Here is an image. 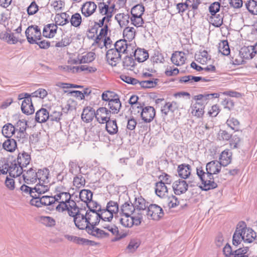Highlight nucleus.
<instances>
[{"label":"nucleus","mask_w":257,"mask_h":257,"mask_svg":"<svg viewBox=\"0 0 257 257\" xmlns=\"http://www.w3.org/2000/svg\"><path fill=\"white\" fill-rule=\"evenodd\" d=\"M1 174L9 173L10 176L15 178L19 177L23 172V168L19 166L16 161L9 162L5 158L0 160Z\"/></svg>","instance_id":"1"},{"label":"nucleus","mask_w":257,"mask_h":257,"mask_svg":"<svg viewBox=\"0 0 257 257\" xmlns=\"http://www.w3.org/2000/svg\"><path fill=\"white\" fill-rule=\"evenodd\" d=\"M100 221V216L98 209H92L91 210H87L83 212V217L80 224L79 229H85L89 226H97Z\"/></svg>","instance_id":"2"},{"label":"nucleus","mask_w":257,"mask_h":257,"mask_svg":"<svg viewBox=\"0 0 257 257\" xmlns=\"http://www.w3.org/2000/svg\"><path fill=\"white\" fill-rule=\"evenodd\" d=\"M197 175L202 182V186L200 187L202 190L208 191L217 187V184L214 182L213 175L209 176L208 172H205L202 167L197 168Z\"/></svg>","instance_id":"3"},{"label":"nucleus","mask_w":257,"mask_h":257,"mask_svg":"<svg viewBox=\"0 0 257 257\" xmlns=\"http://www.w3.org/2000/svg\"><path fill=\"white\" fill-rule=\"evenodd\" d=\"M25 35L28 42L31 44L37 43V41L42 39L41 29L37 25H31L25 31Z\"/></svg>","instance_id":"4"},{"label":"nucleus","mask_w":257,"mask_h":257,"mask_svg":"<svg viewBox=\"0 0 257 257\" xmlns=\"http://www.w3.org/2000/svg\"><path fill=\"white\" fill-rule=\"evenodd\" d=\"M164 215L163 209L156 204H150L147 210V215L149 219L159 220Z\"/></svg>","instance_id":"5"},{"label":"nucleus","mask_w":257,"mask_h":257,"mask_svg":"<svg viewBox=\"0 0 257 257\" xmlns=\"http://www.w3.org/2000/svg\"><path fill=\"white\" fill-rule=\"evenodd\" d=\"M238 224L239 226L241 225V227L243 228V229H241L243 241L246 243L253 242L256 238V233L251 228L247 227L244 222H239Z\"/></svg>","instance_id":"6"},{"label":"nucleus","mask_w":257,"mask_h":257,"mask_svg":"<svg viewBox=\"0 0 257 257\" xmlns=\"http://www.w3.org/2000/svg\"><path fill=\"white\" fill-rule=\"evenodd\" d=\"M121 54L115 50L114 48H110L106 54V58L108 63L111 66H116L121 60Z\"/></svg>","instance_id":"7"},{"label":"nucleus","mask_w":257,"mask_h":257,"mask_svg":"<svg viewBox=\"0 0 257 257\" xmlns=\"http://www.w3.org/2000/svg\"><path fill=\"white\" fill-rule=\"evenodd\" d=\"M22 177L25 183L28 184L36 183L38 179L36 169L33 168H30L28 170L24 169Z\"/></svg>","instance_id":"8"},{"label":"nucleus","mask_w":257,"mask_h":257,"mask_svg":"<svg viewBox=\"0 0 257 257\" xmlns=\"http://www.w3.org/2000/svg\"><path fill=\"white\" fill-rule=\"evenodd\" d=\"M156 115V111L153 106H144L142 110L141 117L142 120L146 123L151 122L154 118Z\"/></svg>","instance_id":"9"},{"label":"nucleus","mask_w":257,"mask_h":257,"mask_svg":"<svg viewBox=\"0 0 257 257\" xmlns=\"http://www.w3.org/2000/svg\"><path fill=\"white\" fill-rule=\"evenodd\" d=\"M111 111L105 107H100L96 111L95 118L100 123H104L110 120Z\"/></svg>","instance_id":"10"},{"label":"nucleus","mask_w":257,"mask_h":257,"mask_svg":"<svg viewBox=\"0 0 257 257\" xmlns=\"http://www.w3.org/2000/svg\"><path fill=\"white\" fill-rule=\"evenodd\" d=\"M172 188L174 193L177 195H180L187 191L188 184L185 180L179 179L173 183Z\"/></svg>","instance_id":"11"},{"label":"nucleus","mask_w":257,"mask_h":257,"mask_svg":"<svg viewBox=\"0 0 257 257\" xmlns=\"http://www.w3.org/2000/svg\"><path fill=\"white\" fill-rule=\"evenodd\" d=\"M64 69L67 71H71L73 73L84 71L85 73H93L97 70L95 67L89 66L87 65L79 66H67L64 67Z\"/></svg>","instance_id":"12"},{"label":"nucleus","mask_w":257,"mask_h":257,"mask_svg":"<svg viewBox=\"0 0 257 257\" xmlns=\"http://www.w3.org/2000/svg\"><path fill=\"white\" fill-rule=\"evenodd\" d=\"M66 210L68 211V213L69 216L73 217L75 225L79 229L80 226H82V224H80V223L81 221H82L83 219V212H84L85 210L81 209V210H78V211H74L72 209H70L68 206V209Z\"/></svg>","instance_id":"13"},{"label":"nucleus","mask_w":257,"mask_h":257,"mask_svg":"<svg viewBox=\"0 0 257 257\" xmlns=\"http://www.w3.org/2000/svg\"><path fill=\"white\" fill-rule=\"evenodd\" d=\"M222 165L216 160L212 161L206 164V171L208 172L209 176L217 174L221 170Z\"/></svg>","instance_id":"14"},{"label":"nucleus","mask_w":257,"mask_h":257,"mask_svg":"<svg viewBox=\"0 0 257 257\" xmlns=\"http://www.w3.org/2000/svg\"><path fill=\"white\" fill-rule=\"evenodd\" d=\"M96 8L97 5L94 2H87L81 8L82 14L86 17H89L94 13Z\"/></svg>","instance_id":"15"},{"label":"nucleus","mask_w":257,"mask_h":257,"mask_svg":"<svg viewBox=\"0 0 257 257\" xmlns=\"http://www.w3.org/2000/svg\"><path fill=\"white\" fill-rule=\"evenodd\" d=\"M95 114L96 112L92 107L87 106L83 110L81 118L84 122L88 123L93 120Z\"/></svg>","instance_id":"16"},{"label":"nucleus","mask_w":257,"mask_h":257,"mask_svg":"<svg viewBox=\"0 0 257 257\" xmlns=\"http://www.w3.org/2000/svg\"><path fill=\"white\" fill-rule=\"evenodd\" d=\"M31 160L30 155L23 151L22 153H20L17 158V162H16L19 166H21L22 168L25 169L27 166L30 164Z\"/></svg>","instance_id":"17"},{"label":"nucleus","mask_w":257,"mask_h":257,"mask_svg":"<svg viewBox=\"0 0 257 257\" xmlns=\"http://www.w3.org/2000/svg\"><path fill=\"white\" fill-rule=\"evenodd\" d=\"M243 228L241 227V225H239V224H237L236 229L233 233L232 236V244L234 247H237L243 241L242 231L241 229H243Z\"/></svg>","instance_id":"18"},{"label":"nucleus","mask_w":257,"mask_h":257,"mask_svg":"<svg viewBox=\"0 0 257 257\" xmlns=\"http://www.w3.org/2000/svg\"><path fill=\"white\" fill-rule=\"evenodd\" d=\"M57 26L54 24H49L46 25L43 31V35L46 38H51L54 37L57 33Z\"/></svg>","instance_id":"19"},{"label":"nucleus","mask_w":257,"mask_h":257,"mask_svg":"<svg viewBox=\"0 0 257 257\" xmlns=\"http://www.w3.org/2000/svg\"><path fill=\"white\" fill-rule=\"evenodd\" d=\"M21 109L22 112L27 115H30L34 112L35 109L31 98L29 99L27 98V99L23 100L21 105Z\"/></svg>","instance_id":"20"},{"label":"nucleus","mask_w":257,"mask_h":257,"mask_svg":"<svg viewBox=\"0 0 257 257\" xmlns=\"http://www.w3.org/2000/svg\"><path fill=\"white\" fill-rule=\"evenodd\" d=\"M232 155V152L229 150L226 149L224 150L220 155V161L219 162L223 167L227 166L231 162Z\"/></svg>","instance_id":"21"},{"label":"nucleus","mask_w":257,"mask_h":257,"mask_svg":"<svg viewBox=\"0 0 257 257\" xmlns=\"http://www.w3.org/2000/svg\"><path fill=\"white\" fill-rule=\"evenodd\" d=\"M85 230L88 234L97 238H102L103 237L108 236L109 235L108 233L97 228L96 226H89V227L85 229Z\"/></svg>","instance_id":"22"},{"label":"nucleus","mask_w":257,"mask_h":257,"mask_svg":"<svg viewBox=\"0 0 257 257\" xmlns=\"http://www.w3.org/2000/svg\"><path fill=\"white\" fill-rule=\"evenodd\" d=\"M49 113L48 111L44 108L38 110L35 115V120L39 123H44L49 120Z\"/></svg>","instance_id":"23"},{"label":"nucleus","mask_w":257,"mask_h":257,"mask_svg":"<svg viewBox=\"0 0 257 257\" xmlns=\"http://www.w3.org/2000/svg\"><path fill=\"white\" fill-rule=\"evenodd\" d=\"M135 209L138 211H144L148 209L149 206V203L142 196L138 198L136 197L135 201L133 203Z\"/></svg>","instance_id":"24"},{"label":"nucleus","mask_w":257,"mask_h":257,"mask_svg":"<svg viewBox=\"0 0 257 257\" xmlns=\"http://www.w3.org/2000/svg\"><path fill=\"white\" fill-rule=\"evenodd\" d=\"M185 53L182 52H176L171 57V61L173 64L177 66H180L185 63L186 58Z\"/></svg>","instance_id":"25"},{"label":"nucleus","mask_w":257,"mask_h":257,"mask_svg":"<svg viewBox=\"0 0 257 257\" xmlns=\"http://www.w3.org/2000/svg\"><path fill=\"white\" fill-rule=\"evenodd\" d=\"M98 211L100 216V223H102L105 221L110 222L113 217V215L109 212L106 208L101 209V207L98 208Z\"/></svg>","instance_id":"26"},{"label":"nucleus","mask_w":257,"mask_h":257,"mask_svg":"<svg viewBox=\"0 0 257 257\" xmlns=\"http://www.w3.org/2000/svg\"><path fill=\"white\" fill-rule=\"evenodd\" d=\"M133 54L135 59L139 62H143L149 58V54L145 49L138 48L136 49Z\"/></svg>","instance_id":"27"},{"label":"nucleus","mask_w":257,"mask_h":257,"mask_svg":"<svg viewBox=\"0 0 257 257\" xmlns=\"http://www.w3.org/2000/svg\"><path fill=\"white\" fill-rule=\"evenodd\" d=\"M178 172L179 176L183 179L188 178L191 174V167L188 164H181L178 166Z\"/></svg>","instance_id":"28"},{"label":"nucleus","mask_w":257,"mask_h":257,"mask_svg":"<svg viewBox=\"0 0 257 257\" xmlns=\"http://www.w3.org/2000/svg\"><path fill=\"white\" fill-rule=\"evenodd\" d=\"M37 173L38 176L37 180L40 183L43 182V184L49 183V170L48 169L45 168L43 169H39Z\"/></svg>","instance_id":"29"},{"label":"nucleus","mask_w":257,"mask_h":257,"mask_svg":"<svg viewBox=\"0 0 257 257\" xmlns=\"http://www.w3.org/2000/svg\"><path fill=\"white\" fill-rule=\"evenodd\" d=\"M239 54L241 56L245 59L253 58L255 55L253 46L242 48L239 52Z\"/></svg>","instance_id":"30"},{"label":"nucleus","mask_w":257,"mask_h":257,"mask_svg":"<svg viewBox=\"0 0 257 257\" xmlns=\"http://www.w3.org/2000/svg\"><path fill=\"white\" fill-rule=\"evenodd\" d=\"M130 18L128 14L124 13L117 14L115 16V19L121 28H123L128 24Z\"/></svg>","instance_id":"31"},{"label":"nucleus","mask_w":257,"mask_h":257,"mask_svg":"<svg viewBox=\"0 0 257 257\" xmlns=\"http://www.w3.org/2000/svg\"><path fill=\"white\" fill-rule=\"evenodd\" d=\"M17 147L16 140L13 139L8 138L2 144V148L10 152H13Z\"/></svg>","instance_id":"32"},{"label":"nucleus","mask_w":257,"mask_h":257,"mask_svg":"<svg viewBox=\"0 0 257 257\" xmlns=\"http://www.w3.org/2000/svg\"><path fill=\"white\" fill-rule=\"evenodd\" d=\"M108 105L109 109L111 110V112L112 113H117L121 106V104L118 96H115V99H113L110 101L108 102Z\"/></svg>","instance_id":"33"},{"label":"nucleus","mask_w":257,"mask_h":257,"mask_svg":"<svg viewBox=\"0 0 257 257\" xmlns=\"http://www.w3.org/2000/svg\"><path fill=\"white\" fill-rule=\"evenodd\" d=\"M16 131L14 125L8 123L4 125L2 129V134L6 138H10L15 134Z\"/></svg>","instance_id":"34"},{"label":"nucleus","mask_w":257,"mask_h":257,"mask_svg":"<svg viewBox=\"0 0 257 257\" xmlns=\"http://www.w3.org/2000/svg\"><path fill=\"white\" fill-rule=\"evenodd\" d=\"M155 192L157 196L163 197L168 192V188L163 182H158L156 183Z\"/></svg>","instance_id":"35"},{"label":"nucleus","mask_w":257,"mask_h":257,"mask_svg":"<svg viewBox=\"0 0 257 257\" xmlns=\"http://www.w3.org/2000/svg\"><path fill=\"white\" fill-rule=\"evenodd\" d=\"M134 204L125 202L120 207V211L122 215H131L135 210Z\"/></svg>","instance_id":"36"},{"label":"nucleus","mask_w":257,"mask_h":257,"mask_svg":"<svg viewBox=\"0 0 257 257\" xmlns=\"http://www.w3.org/2000/svg\"><path fill=\"white\" fill-rule=\"evenodd\" d=\"M41 199L42 202V206H48V209L50 210H54V202L55 199L52 198V196L44 195L41 196Z\"/></svg>","instance_id":"37"},{"label":"nucleus","mask_w":257,"mask_h":257,"mask_svg":"<svg viewBox=\"0 0 257 257\" xmlns=\"http://www.w3.org/2000/svg\"><path fill=\"white\" fill-rule=\"evenodd\" d=\"M49 186L48 184H43V182H39L35 187L33 188L34 190V194L39 195L40 196L49 191Z\"/></svg>","instance_id":"38"},{"label":"nucleus","mask_w":257,"mask_h":257,"mask_svg":"<svg viewBox=\"0 0 257 257\" xmlns=\"http://www.w3.org/2000/svg\"><path fill=\"white\" fill-rule=\"evenodd\" d=\"M106 123L105 128L110 135L116 134L118 132V127L115 120H109Z\"/></svg>","instance_id":"39"},{"label":"nucleus","mask_w":257,"mask_h":257,"mask_svg":"<svg viewBox=\"0 0 257 257\" xmlns=\"http://www.w3.org/2000/svg\"><path fill=\"white\" fill-rule=\"evenodd\" d=\"M16 142L21 144L27 143L28 141V134L26 131H16Z\"/></svg>","instance_id":"40"},{"label":"nucleus","mask_w":257,"mask_h":257,"mask_svg":"<svg viewBox=\"0 0 257 257\" xmlns=\"http://www.w3.org/2000/svg\"><path fill=\"white\" fill-rule=\"evenodd\" d=\"M69 16L66 13H62L60 14H57L55 18V21L56 24L59 25L64 26L69 23Z\"/></svg>","instance_id":"41"},{"label":"nucleus","mask_w":257,"mask_h":257,"mask_svg":"<svg viewBox=\"0 0 257 257\" xmlns=\"http://www.w3.org/2000/svg\"><path fill=\"white\" fill-rule=\"evenodd\" d=\"M159 81V79L150 78L149 80L141 81L140 85L144 88H154L157 85Z\"/></svg>","instance_id":"42"},{"label":"nucleus","mask_w":257,"mask_h":257,"mask_svg":"<svg viewBox=\"0 0 257 257\" xmlns=\"http://www.w3.org/2000/svg\"><path fill=\"white\" fill-rule=\"evenodd\" d=\"M177 108V103L175 102H167L162 107L161 111L166 116L169 111L174 112Z\"/></svg>","instance_id":"43"},{"label":"nucleus","mask_w":257,"mask_h":257,"mask_svg":"<svg viewBox=\"0 0 257 257\" xmlns=\"http://www.w3.org/2000/svg\"><path fill=\"white\" fill-rule=\"evenodd\" d=\"M123 67L127 70H132L135 66V62L132 56H126L122 61Z\"/></svg>","instance_id":"44"},{"label":"nucleus","mask_w":257,"mask_h":257,"mask_svg":"<svg viewBox=\"0 0 257 257\" xmlns=\"http://www.w3.org/2000/svg\"><path fill=\"white\" fill-rule=\"evenodd\" d=\"M92 196L93 193L89 190L83 189L79 193V198L80 200L86 203L91 201L92 198Z\"/></svg>","instance_id":"45"},{"label":"nucleus","mask_w":257,"mask_h":257,"mask_svg":"<svg viewBox=\"0 0 257 257\" xmlns=\"http://www.w3.org/2000/svg\"><path fill=\"white\" fill-rule=\"evenodd\" d=\"M126 41L125 40H119L117 41L114 44V48L118 51L120 54H125L126 50Z\"/></svg>","instance_id":"46"},{"label":"nucleus","mask_w":257,"mask_h":257,"mask_svg":"<svg viewBox=\"0 0 257 257\" xmlns=\"http://www.w3.org/2000/svg\"><path fill=\"white\" fill-rule=\"evenodd\" d=\"M218 51L223 55L227 56L230 54V51L227 41H222L219 43Z\"/></svg>","instance_id":"47"},{"label":"nucleus","mask_w":257,"mask_h":257,"mask_svg":"<svg viewBox=\"0 0 257 257\" xmlns=\"http://www.w3.org/2000/svg\"><path fill=\"white\" fill-rule=\"evenodd\" d=\"M245 7L248 12L253 15H257V1L249 0L245 4Z\"/></svg>","instance_id":"48"},{"label":"nucleus","mask_w":257,"mask_h":257,"mask_svg":"<svg viewBox=\"0 0 257 257\" xmlns=\"http://www.w3.org/2000/svg\"><path fill=\"white\" fill-rule=\"evenodd\" d=\"M108 5L104 3H99L98 4V10L100 14L104 17H109L111 18V12L108 10Z\"/></svg>","instance_id":"49"},{"label":"nucleus","mask_w":257,"mask_h":257,"mask_svg":"<svg viewBox=\"0 0 257 257\" xmlns=\"http://www.w3.org/2000/svg\"><path fill=\"white\" fill-rule=\"evenodd\" d=\"M202 77L187 75L181 77L180 79V82L181 83L184 82L185 83L192 84L194 82H198L202 80Z\"/></svg>","instance_id":"50"},{"label":"nucleus","mask_w":257,"mask_h":257,"mask_svg":"<svg viewBox=\"0 0 257 257\" xmlns=\"http://www.w3.org/2000/svg\"><path fill=\"white\" fill-rule=\"evenodd\" d=\"M145 12L144 7L141 4L134 6L131 11L132 16H142Z\"/></svg>","instance_id":"51"},{"label":"nucleus","mask_w":257,"mask_h":257,"mask_svg":"<svg viewBox=\"0 0 257 257\" xmlns=\"http://www.w3.org/2000/svg\"><path fill=\"white\" fill-rule=\"evenodd\" d=\"M106 208L113 215L117 214L119 211L118 204L113 201H109L107 203Z\"/></svg>","instance_id":"52"},{"label":"nucleus","mask_w":257,"mask_h":257,"mask_svg":"<svg viewBox=\"0 0 257 257\" xmlns=\"http://www.w3.org/2000/svg\"><path fill=\"white\" fill-rule=\"evenodd\" d=\"M95 54L93 52H88L86 54L82 56L79 60V64L90 63L92 62L95 58Z\"/></svg>","instance_id":"53"},{"label":"nucleus","mask_w":257,"mask_h":257,"mask_svg":"<svg viewBox=\"0 0 257 257\" xmlns=\"http://www.w3.org/2000/svg\"><path fill=\"white\" fill-rule=\"evenodd\" d=\"M122 217L119 219L121 224L125 227L133 226L132 218L131 215H122Z\"/></svg>","instance_id":"54"},{"label":"nucleus","mask_w":257,"mask_h":257,"mask_svg":"<svg viewBox=\"0 0 257 257\" xmlns=\"http://www.w3.org/2000/svg\"><path fill=\"white\" fill-rule=\"evenodd\" d=\"M210 59V57L208 56V53L206 50L200 52L196 58V61L202 64H205Z\"/></svg>","instance_id":"55"},{"label":"nucleus","mask_w":257,"mask_h":257,"mask_svg":"<svg viewBox=\"0 0 257 257\" xmlns=\"http://www.w3.org/2000/svg\"><path fill=\"white\" fill-rule=\"evenodd\" d=\"M69 172L73 175H76L80 172L81 169L75 161H70L68 164Z\"/></svg>","instance_id":"56"},{"label":"nucleus","mask_w":257,"mask_h":257,"mask_svg":"<svg viewBox=\"0 0 257 257\" xmlns=\"http://www.w3.org/2000/svg\"><path fill=\"white\" fill-rule=\"evenodd\" d=\"M40 221L42 224L48 227L54 226L56 224L55 219L49 216H41Z\"/></svg>","instance_id":"57"},{"label":"nucleus","mask_w":257,"mask_h":257,"mask_svg":"<svg viewBox=\"0 0 257 257\" xmlns=\"http://www.w3.org/2000/svg\"><path fill=\"white\" fill-rule=\"evenodd\" d=\"M82 21L81 16L79 13H75L71 16L70 23L75 27H79Z\"/></svg>","instance_id":"58"},{"label":"nucleus","mask_w":257,"mask_h":257,"mask_svg":"<svg viewBox=\"0 0 257 257\" xmlns=\"http://www.w3.org/2000/svg\"><path fill=\"white\" fill-rule=\"evenodd\" d=\"M226 124L232 130L237 131L238 129L239 122L234 117H229L226 121Z\"/></svg>","instance_id":"59"},{"label":"nucleus","mask_w":257,"mask_h":257,"mask_svg":"<svg viewBox=\"0 0 257 257\" xmlns=\"http://www.w3.org/2000/svg\"><path fill=\"white\" fill-rule=\"evenodd\" d=\"M130 20L132 24L136 27H142L144 23L142 16H132Z\"/></svg>","instance_id":"60"},{"label":"nucleus","mask_w":257,"mask_h":257,"mask_svg":"<svg viewBox=\"0 0 257 257\" xmlns=\"http://www.w3.org/2000/svg\"><path fill=\"white\" fill-rule=\"evenodd\" d=\"M115 96L118 97V96L112 91H106L102 94V99L109 102L113 99H115Z\"/></svg>","instance_id":"61"},{"label":"nucleus","mask_w":257,"mask_h":257,"mask_svg":"<svg viewBox=\"0 0 257 257\" xmlns=\"http://www.w3.org/2000/svg\"><path fill=\"white\" fill-rule=\"evenodd\" d=\"M68 204H66V199H62L54 206V209L59 212H62L68 209Z\"/></svg>","instance_id":"62"},{"label":"nucleus","mask_w":257,"mask_h":257,"mask_svg":"<svg viewBox=\"0 0 257 257\" xmlns=\"http://www.w3.org/2000/svg\"><path fill=\"white\" fill-rule=\"evenodd\" d=\"M211 19L213 25L216 27H220L223 24V17L220 14L211 16Z\"/></svg>","instance_id":"63"},{"label":"nucleus","mask_w":257,"mask_h":257,"mask_svg":"<svg viewBox=\"0 0 257 257\" xmlns=\"http://www.w3.org/2000/svg\"><path fill=\"white\" fill-rule=\"evenodd\" d=\"M73 184L77 188L84 186L85 179L81 175L76 176L73 179Z\"/></svg>","instance_id":"64"}]
</instances>
